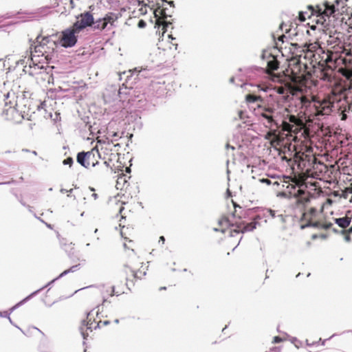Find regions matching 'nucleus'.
<instances>
[{
    "label": "nucleus",
    "instance_id": "nucleus-13",
    "mask_svg": "<svg viewBox=\"0 0 352 352\" xmlns=\"http://www.w3.org/2000/svg\"><path fill=\"white\" fill-rule=\"evenodd\" d=\"M94 156L92 152H80L77 155V162L85 168L89 166V160L91 157Z\"/></svg>",
    "mask_w": 352,
    "mask_h": 352
},
{
    "label": "nucleus",
    "instance_id": "nucleus-3",
    "mask_svg": "<svg viewBox=\"0 0 352 352\" xmlns=\"http://www.w3.org/2000/svg\"><path fill=\"white\" fill-rule=\"evenodd\" d=\"M336 96H327L323 98H314L309 102L306 98H302V102H309L311 106V115L318 120L321 116H329L335 108Z\"/></svg>",
    "mask_w": 352,
    "mask_h": 352
},
{
    "label": "nucleus",
    "instance_id": "nucleus-33",
    "mask_svg": "<svg viewBox=\"0 0 352 352\" xmlns=\"http://www.w3.org/2000/svg\"><path fill=\"white\" fill-rule=\"evenodd\" d=\"M283 341V339L279 336H274L273 338V343H279Z\"/></svg>",
    "mask_w": 352,
    "mask_h": 352
},
{
    "label": "nucleus",
    "instance_id": "nucleus-59",
    "mask_svg": "<svg viewBox=\"0 0 352 352\" xmlns=\"http://www.w3.org/2000/svg\"><path fill=\"white\" fill-rule=\"evenodd\" d=\"M32 153H33L34 155H37V153H36V151H32Z\"/></svg>",
    "mask_w": 352,
    "mask_h": 352
},
{
    "label": "nucleus",
    "instance_id": "nucleus-61",
    "mask_svg": "<svg viewBox=\"0 0 352 352\" xmlns=\"http://www.w3.org/2000/svg\"><path fill=\"white\" fill-rule=\"evenodd\" d=\"M160 290H162V289H166V287H160Z\"/></svg>",
    "mask_w": 352,
    "mask_h": 352
},
{
    "label": "nucleus",
    "instance_id": "nucleus-17",
    "mask_svg": "<svg viewBox=\"0 0 352 352\" xmlns=\"http://www.w3.org/2000/svg\"><path fill=\"white\" fill-rule=\"evenodd\" d=\"M335 222L337 223L340 228H346L350 225L351 218L348 217H344L342 218L335 219Z\"/></svg>",
    "mask_w": 352,
    "mask_h": 352
},
{
    "label": "nucleus",
    "instance_id": "nucleus-30",
    "mask_svg": "<svg viewBox=\"0 0 352 352\" xmlns=\"http://www.w3.org/2000/svg\"><path fill=\"white\" fill-rule=\"evenodd\" d=\"M10 314V313H8V311H3V312L0 311V318H1V317H8V319H9V320H10V322H11V319H10V318L9 317Z\"/></svg>",
    "mask_w": 352,
    "mask_h": 352
},
{
    "label": "nucleus",
    "instance_id": "nucleus-31",
    "mask_svg": "<svg viewBox=\"0 0 352 352\" xmlns=\"http://www.w3.org/2000/svg\"><path fill=\"white\" fill-rule=\"evenodd\" d=\"M305 58H309L311 59V60H313V58H314L316 60H317V58H316V56H313V55H310L307 54V50L306 49L305 50Z\"/></svg>",
    "mask_w": 352,
    "mask_h": 352
},
{
    "label": "nucleus",
    "instance_id": "nucleus-55",
    "mask_svg": "<svg viewBox=\"0 0 352 352\" xmlns=\"http://www.w3.org/2000/svg\"><path fill=\"white\" fill-rule=\"evenodd\" d=\"M109 322L108 320H106V321H104V324L107 325V324H109Z\"/></svg>",
    "mask_w": 352,
    "mask_h": 352
},
{
    "label": "nucleus",
    "instance_id": "nucleus-39",
    "mask_svg": "<svg viewBox=\"0 0 352 352\" xmlns=\"http://www.w3.org/2000/svg\"><path fill=\"white\" fill-rule=\"evenodd\" d=\"M261 182L266 183L268 185L271 184V181L269 179H263L261 180Z\"/></svg>",
    "mask_w": 352,
    "mask_h": 352
},
{
    "label": "nucleus",
    "instance_id": "nucleus-29",
    "mask_svg": "<svg viewBox=\"0 0 352 352\" xmlns=\"http://www.w3.org/2000/svg\"><path fill=\"white\" fill-rule=\"evenodd\" d=\"M63 163L65 165L71 166L73 163V159L72 157H67V159L63 160Z\"/></svg>",
    "mask_w": 352,
    "mask_h": 352
},
{
    "label": "nucleus",
    "instance_id": "nucleus-34",
    "mask_svg": "<svg viewBox=\"0 0 352 352\" xmlns=\"http://www.w3.org/2000/svg\"><path fill=\"white\" fill-rule=\"evenodd\" d=\"M133 273V276L135 277V278H141V276H142V272H132Z\"/></svg>",
    "mask_w": 352,
    "mask_h": 352
},
{
    "label": "nucleus",
    "instance_id": "nucleus-63",
    "mask_svg": "<svg viewBox=\"0 0 352 352\" xmlns=\"http://www.w3.org/2000/svg\"><path fill=\"white\" fill-rule=\"evenodd\" d=\"M98 232V229L96 228L95 230H94V233H97Z\"/></svg>",
    "mask_w": 352,
    "mask_h": 352
},
{
    "label": "nucleus",
    "instance_id": "nucleus-51",
    "mask_svg": "<svg viewBox=\"0 0 352 352\" xmlns=\"http://www.w3.org/2000/svg\"><path fill=\"white\" fill-rule=\"evenodd\" d=\"M234 81V77H232L230 79V82L233 83Z\"/></svg>",
    "mask_w": 352,
    "mask_h": 352
},
{
    "label": "nucleus",
    "instance_id": "nucleus-15",
    "mask_svg": "<svg viewBox=\"0 0 352 352\" xmlns=\"http://www.w3.org/2000/svg\"><path fill=\"white\" fill-rule=\"evenodd\" d=\"M307 54L313 56L320 55V52H323L322 47L318 43H310L307 46Z\"/></svg>",
    "mask_w": 352,
    "mask_h": 352
},
{
    "label": "nucleus",
    "instance_id": "nucleus-10",
    "mask_svg": "<svg viewBox=\"0 0 352 352\" xmlns=\"http://www.w3.org/2000/svg\"><path fill=\"white\" fill-rule=\"evenodd\" d=\"M341 36L342 34L340 32L327 30L324 34L323 40L326 41L328 46L334 48L335 47L339 45L341 43Z\"/></svg>",
    "mask_w": 352,
    "mask_h": 352
},
{
    "label": "nucleus",
    "instance_id": "nucleus-1",
    "mask_svg": "<svg viewBox=\"0 0 352 352\" xmlns=\"http://www.w3.org/2000/svg\"><path fill=\"white\" fill-rule=\"evenodd\" d=\"M257 107L261 110V116L267 120V124L270 126L279 128L286 123L289 111L280 103L278 97L274 94L267 96L263 103L258 104Z\"/></svg>",
    "mask_w": 352,
    "mask_h": 352
},
{
    "label": "nucleus",
    "instance_id": "nucleus-52",
    "mask_svg": "<svg viewBox=\"0 0 352 352\" xmlns=\"http://www.w3.org/2000/svg\"><path fill=\"white\" fill-rule=\"evenodd\" d=\"M300 160H301L300 163H302L303 166H305V163H304V160L302 157L300 159Z\"/></svg>",
    "mask_w": 352,
    "mask_h": 352
},
{
    "label": "nucleus",
    "instance_id": "nucleus-28",
    "mask_svg": "<svg viewBox=\"0 0 352 352\" xmlns=\"http://www.w3.org/2000/svg\"><path fill=\"white\" fill-rule=\"evenodd\" d=\"M325 341H326V340H324L322 341L321 338H320V339H319V341H318V342H313L312 343H309V340H306V343H307V344L308 346L314 345V344L319 345V344H320V342H322V343H321V345H322V346H323V345H324V342H325Z\"/></svg>",
    "mask_w": 352,
    "mask_h": 352
},
{
    "label": "nucleus",
    "instance_id": "nucleus-58",
    "mask_svg": "<svg viewBox=\"0 0 352 352\" xmlns=\"http://www.w3.org/2000/svg\"><path fill=\"white\" fill-rule=\"evenodd\" d=\"M283 38H285V36H282L281 37H280V38H279V40H280V41H282Z\"/></svg>",
    "mask_w": 352,
    "mask_h": 352
},
{
    "label": "nucleus",
    "instance_id": "nucleus-12",
    "mask_svg": "<svg viewBox=\"0 0 352 352\" xmlns=\"http://www.w3.org/2000/svg\"><path fill=\"white\" fill-rule=\"evenodd\" d=\"M318 12L322 16L329 17L335 12V7L329 2L325 1L322 5L317 6Z\"/></svg>",
    "mask_w": 352,
    "mask_h": 352
},
{
    "label": "nucleus",
    "instance_id": "nucleus-54",
    "mask_svg": "<svg viewBox=\"0 0 352 352\" xmlns=\"http://www.w3.org/2000/svg\"><path fill=\"white\" fill-rule=\"evenodd\" d=\"M10 182H1V183H0V185L10 184Z\"/></svg>",
    "mask_w": 352,
    "mask_h": 352
},
{
    "label": "nucleus",
    "instance_id": "nucleus-20",
    "mask_svg": "<svg viewBox=\"0 0 352 352\" xmlns=\"http://www.w3.org/2000/svg\"><path fill=\"white\" fill-rule=\"evenodd\" d=\"M309 226L314 227V228H323L324 230H328L333 226V223H320V222L316 221V222L309 224Z\"/></svg>",
    "mask_w": 352,
    "mask_h": 352
},
{
    "label": "nucleus",
    "instance_id": "nucleus-16",
    "mask_svg": "<svg viewBox=\"0 0 352 352\" xmlns=\"http://www.w3.org/2000/svg\"><path fill=\"white\" fill-rule=\"evenodd\" d=\"M121 16L119 13L109 12L105 15L104 18V21L106 22V25H107L109 23L111 25H113V23L118 20V19Z\"/></svg>",
    "mask_w": 352,
    "mask_h": 352
},
{
    "label": "nucleus",
    "instance_id": "nucleus-49",
    "mask_svg": "<svg viewBox=\"0 0 352 352\" xmlns=\"http://www.w3.org/2000/svg\"><path fill=\"white\" fill-rule=\"evenodd\" d=\"M1 66L4 67V66H5V63H4L3 62H2V60H0V67H1Z\"/></svg>",
    "mask_w": 352,
    "mask_h": 352
},
{
    "label": "nucleus",
    "instance_id": "nucleus-50",
    "mask_svg": "<svg viewBox=\"0 0 352 352\" xmlns=\"http://www.w3.org/2000/svg\"><path fill=\"white\" fill-rule=\"evenodd\" d=\"M34 329H36V331H39L41 333L43 334V333L40 330L38 329V328L36 327H33Z\"/></svg>",
    "mask_w": 352,
    "mask_h": 352
},
{
    "label": "nucleus",
    "instance_id": "nucleus-47",
    "mask_svg": "<svg viewBox=\"0 0 352 352\" xmlns=\"http://www.w3.org/2000/svg\"><path fill=\"white\" fill-rule=\"evenodd\" d=\"M346 118V116L345 113H342V120H344Z\"/></svg>",
    "mask_w": 352,
    "mask_h": 352
},
{
    "label": "nucleus",
    "instance_id": "nucleus-53",
    "mask_svg": "<svg viewBox=\"0 0 352 352\" xmlns=\"http://www.w3.org/2000/svg\"><path fill=\"white\" fill-rule=\"evenodd\" d=\"M168 37H169L170 38H171L172 40L175 39L174 37H173V36H172L171 34H170V35H169V36H168Z\"/></svg>",
    "mask_w": 352,
    "mask_h": 352
},
{
    "label": "nucleus",
    "instance_id": "nucleus-21",
    "mask_svg": "<svg viewBox=\"0 0 352 352\" xmlns=\"http://www.w3.org/2000/svg\"><path fill=\"white\" fill-rule=\"evenodd\" d=\"M47 285L41 288L40 289L33 292L32 294H31L30 296H28V297H26L25 298H24L23 300H21L19 302L16 303L15 305L12 306L11 308H14V309H16V308H19V307L23 305L24 302H26L27 300H28L29 299H30L33 296H34L36 294H37L38 292H40L41 290H42L43 288L46 287Z\"/></svg>",
    "mask_w": 352,
    "mask_h": 352
},
{
    "label": "nucleus",
    "instance_id": "nucleus-35",
    "mask_svg": "<svg viewBox=\"0 0 352 352\" xmlns=\"http://www.w3.org/2000/svg\"><path fill=\"white\" fill-rule=\"evenodd\" d=\"M277 217L278 218V219L280 222H282V223L285 222V217L283 214H277Z\"/></svg>",
    "mask_w": 352,
    "mask_h": 352
},
{
    "label": "nucleus",
    "instance_id": "nucleus-38",
    "mask_svg": "<svg viewBox=\"0 0 352 352\" xmlns=\"http://www.w3.org/2000/svg\"><path fill=\"white\" fill-rule=\"evenodd\" d=\"M164 242H165V238H164V236H161L160 237V239H159V243H162V244H164Z\"/></svg>",
    "mask_w": 352,
    "mask_h": 352
},
{
    "label": "nucleus",
    "instance_id": "nucleus-64",
    "mask_svg": "<svg viewBox=\"0 0 352 352\" xmlns=\"http://www.w3.org/2000/svg\"><path fill=\"white\" fill-rule=\"evenodd\" d=\"M90 190H91V191H94V189L93 188H90Z\"/></svg>",
    "mask_w": 352,
    "mask_h": 352
},
{
    "label": "nucleus",
    "instance_id": "nucleus-7",
    "mask_svg": "<svg viewBox=\"0 0 352 352\" xmlns=\"http://www.w3.org/2000/svg\"><path fill=\"white\" fill-rule=\"evenodd\" d=\"M258 87L260 91L269 93V94H274L276 96V94L281 95L285 100H287L291 94L290 89L283 86L270 87L265 85H258Z\"/></svg>",
    "mask_w": 352,
    "mask_h": 352
},
{
    "label": "nucleus",
    "instance_id": "nucleus-42",
    "mask_svg": "<svg viewBox=\"0 0 352 352\" xmlns=\"http://www.w3.org/2000/svg\"><path fill=\"white\" fill-rule=\"evenodd\" d=\"M344 240L346 241V242H349L351 241V237L349 234H346L345 236H344Z\"/></svg>",
    "mask_w": 352,
    "mask_h": 352
},
{
    "label": "nucleus",
    "instance_id": "nucleus-8",
    "mask_svg": "<svg viewBox=\"0 0 352 352\" xmlns=\"http://www.w3.org/2000/svg\"><path fill=\"white\" fill-rule=\"evenodd\" d=\"M261 219V214H259L256 215L254 221H252L250 223H245L244 221H240V222H236L235 226L236 228H234L231 230V232H235V233H239V232H250L254 230L258 224V222L256 221L257 219ZM233 236V234H231Z\"/></svg>",
    "mask_w": 352,
    "mask_h": 352
},
{
    "label": "nucleus",
    "instance_id": "nucleus-19",
    "mask_svg": "<svg viewBox=\"0 0 352 352\" xmlns=\"http://www.w3.org/2000/svg\"><path fill=\"white\" fill-rule=\"evenodd\" d=\"M78 266L79 265H73L69 269L67 270H65L63 272H62L57 278H54V280H52L51 282H50L48 283L47 285H50L51 283H54V281H56V280H58V278L67 275V274H69V272H76L78 269Z\"/></svg>",
    "mask_w": 352,
    "mask_h": 352
},
{
    "label": "nucleus",
    "instance_id": "nucleus-32",
    "mask_svg": "<svg viewBox=\"0 0 352 352\" xmlns=\"http://www.w3.org/2000/svg\"><path fill=\"white\" fill-rule=\"evenodd\" d=\"M146 23L144 20H140L138 24V26L140 28H144L146 27Z\"/></svg>",
    "mask_w": 352,
    "mask_h": 352
},
{
    "label": "nucleus",
    "instance_id": "nucleus-25",
    "mask_svg": "<svg viewBox=\"0 0 352 352\" xmlns=\"http://www.w3.org/2000/svg\"><path fill=\"white\" fill-rule=\"evenodd\" d=\"M219 223L220 226H232L233 227L234 226V223H231L230 220L228 218H223L221 220H219Z\"/></svg>",
    "mask_w": 352,
    "mask_h": 352
},
{
    "label": "nucleus",
    "instance_id": "nucleus-14",
    "mask_svg": "<svg viewBox=\"0 0 352 352\" xmlns=\"http://www.w3.org/2000/svg\"><path fill=\"white\" fill-rule=\"evenodd\" d=\"M296 197L298 202L302 204H305L310 200L309 192L301 189L298 190Z\"/></svg>",
    "mask_w": 352,
    "mask_h": 352
},
{
    "label": "nucleus",
    "instance_id": "nucleus-18",
    "mask_svg": "<svg viewBox=\"0 0 352 352\" xmlns=\"http://www.w3.org/2000/svg\"><path fill=\"white\" fill-rule=\"evenodd\" d=\"M265 97L261 96H256L254 94H248L245 97L246 101L249 103L259 102L258 104L263 103V99Z\"/></svg>",
    "mask_w": 352,
    "mask_h": 352
},
{
    "label": "nucleus",
    "instance_id": "nucleus-41",
    "mask_svg": "<svg viewBox=\"0 0 352 352\" xmlns=\"http://www.w3.org/2000/svg\"><path fill=\"white\" fill-rule=\"evenodd\" d=\"M72 189H70L69 190H67L65 188H61L60 189V192L62 193H65V192H72Z\"/></svg>",
    "mask_w": 352,
    "mask_h": 352
},
{
    "label": "nucleus",
    "instance_id": "nucleus-24",
    "mask_svg": "<svg viewBox=\"0 0 352 352\" xmlns=\"http://www.w3.org/2000/svg\"><path fill=\"white\" fill-rule=\"evenodd\" d=\"M102 295L104 298V302H107V299L105 298L106 295H109L110 296H113L114 294V287H108L107 288L104 287V289L102 290Z\"/></svg>",
    "mask_w": 352,
    "mask_h": 352
},
{
    "label": "nucleus",
    "instance_id": "nucleus-48",
    "mask_svg": "<svg viewBox=\"0 0 352 352\" xmlns=\"http://www.w3.org/2000/svg\"><path fill=\"white\" fill-rule=\"evenodd\" d=\"M71 193H72V192H69V194L67 195V197H73V198H74V199H76V197H75L74 195V196H72V195H71Z\"/></svg>",
    "mask_w": 352,
    "mask_h": 352
},
{
    "label": "nucleus",
    "instance_id": "nucleus-5",
    "mask_svg": "<svg viewBox=\"0 0 352 352\" xmlns=\"http://www.w3.org/2000/svg\"><path fill=\"white\" fill-rule=\"evenodd\" d=\"M305 157H309L308 161H311L313 163L311 168H307V171L309 173V174L311 177L320 179L328 172L327 166L324 163L317 162L314 157L305 155Z\"/></svg>",
    "mask_w": 352,
    "mask_h": 352
},
{
    "label": "nucleus",
    "instance_id": "nucleus-40",
    "mask_svg": "<svg viewBox=\"0 0 352 352\" xmlns=\"http://www.w3.org/2000/svg\"><path fill=\"white\" fill-rule=\"evenodd\" d=\"M262 215L264 217H270V214H267L265 212V209H263L262 210Z\"/></svg>",
    "mask_w": 352,
    "mask_h": 352
},
{
    "label": "nucleus",
    "instance_id": "nucleus-57",
    "mask_svg": "<svg viewBox=\"0 0 352 352\" xmlns=\"http://www.w3.org/2000/svg\"><path fill=\"white\" fill-rule=\"evenodd\" d=\"M113 137H118V135L116 133H114L113 135Z\"/></svg>",
    "mask_w": 352,
    "mask_h": 352
},
{
    "label": "nucleus",
    "instance_id": "nucleus-4",
    "mask_svg": "<svg viewBox=\"0 0 352 352\" xmlns=\"http://www.w3.org/2000/svg\"><path fill=\"white\" fill-rule=\"evenodd\" d=\"M5 106H10L8 108L3 110V113L8 115L9 113L13 114L14 112H21L22 106H25L27 100L23 97V95H16L15 92L11 91H8L4 95Z\"/></svg>",
    "mask_w": 352,
    "mask_h": 352
},
{
    "label": "nucleus",
    "instance_id": "nucleus-22",
    "mask_svg": "<svg viewBox=\"0 0 352 352\" xmlns=\"http://www.w3.org/2000/svg\"><path fill=\"white\" fill-rule=\"evenodd\" d=\"M94 28L97 30H104L107 28L106 22L104 21L103 19H99L96 21H94Z\"/></svg>",
    "mask_w": 352,
    "mask_h": 352
},
{
    "label": "nucleus",
    "instance_id": "nucleus-43",
    "mask_svg": "<svg viewBox=\"0 0 352 352\" xmlns=\"http://www.w3.org/2000/svg\"><path fill=\"white\" fill-rule=\"evenodd\" d=\"M162 1H165L166 2L168 5H170V6H173L174 7L175 5H174V2L173 1H166V0H162Z\"/></svg>",
    "mask_w": 352,
    "mask_h": 352
},
{
    "label": "nucleus",
    "instance_id": "nucleus-26",
    "mask_svg": "<svg viewBox=\"0 0 352 352\" xmlns=\"http://www.w3.org/2000/svg\"><path fill=\"white\" fill-rule=\"evenodd\" d=\"M135 2L137 3V5L138 6H142V8L140 9V12L141 14H146V12H147V10L146 8V4H144L143 1H140V0H136Z\"/></svg>",
    "mask_w": 352,
    "mask_h": 352
},
{
    "label": "nucleus",
    "instance_id": "nucleus-44",
    "mask_svg": "<svg viewBox=\"0 0 352 352\" xmlns=\"http://www.w3.org/2000/svg\"><path fill=\"white\" fill-rule=\"evenodd\" d=\"M160 13H161V14L163 16V17L166 18V17L167 16H166V14L165 10H164V9H163V10H162L160 11Z\"/></svg>",
    "mask_w": 352,
    "mask_h": 352
},
{
    "label": "nucleus",
    "instance_id": "nucleus-37",
    "mask_svg": "<svg viewBox=\"0 0 352 352\" xmlns=\"http://www.w3.org/2000/svg\"><path fill=\"white\" fill-rule=\"evenodd\" d=\"M341 232L344 234L352 233V226L348 230H342Z\"/></svg>",
    "mask_w": 352,
    "mask_h": 352
},
{
    "label": "nucleus",
    "instance_id": "nucleus-62",
    "mask_svg": "<svg viewBox=\"0 0 352 352\" xmlns=\"http://www.w3.org/2000/svg\"><path fill=\"white\" fill-rule=\"evenodd\" d=\"M84 214H85V212H82L80 214V216H81V217H83V216H84Z\"/></svg>",
    "mask_w": 352,
    "mask_h": 352
},
{
    "label": "nucleus",
    "instance_id": "nucleus-9",
    "mask_svg": "<svg viewBox=\"0 0 352 352\" xmlns=\"http://www.w3.org/2000/svg\"><path fill=\"white\" fill-rule=\"evenodd\" d=\"M94 23V17L93 15L89 12H86L85 13L81 14L78 17L76 22H75L73 25L74 28L79 32L88 26L92 25Z\"/></svg>",
    "mask_w": 352,
    "mask_h": 352
},
{
    "label": "nucleus",
    "instance_id": "nucleus-11",
    "mask_svg": "<svg viewBox=\"0 0 352 352\" xmlns=\"http://www.w3.org/2000/svg\"><path fill=\"white\" fill-rule=\"evenodd\" d=\"M91 320H92V318H91V312H89V313L87 314V319L86 320H83L82 321V325L79 328L80 333H81V335H82V336L84 340H86L87 338L89 336L88 333L85 331L84 327L86 326L87 327V329H89L90 331H92V329L94 328L92 327L93 322H92Z\"/></svg>",
    "mask_w": 352,
    "mask_h": 352
},
{
    "label": "nucleus",
    "instance_id": "nucleus-2",
    "mask_svg": "<svg viewBox=\"0 0 352 352\" xmlns=\"http://www.w3.org/2000/svg\"><path fill=\"white\" fill-rule=\"evenodd\" d=\"M56 47L55 41L51 36L41 37L38 35L34 44H31V58L28 59L30 68L43 69V65H40L42 61L49 62L53 56Z\"/></svg>",
    "mask_w": 352,
    "mask_h": 352
},
{
    "label": "nucleus",
    "instance_id": "nucleus-60",
    "mask_svg": "<svg viewBox=\"0 0 352 352\" xmlns=\"http://www.w3.org/2000/svg\"><path fill=\"white\" fill-rule=\"evenodd\" d=\"M114 322H115L116 323H118L119 320H118V319H116V320H114Z\"/></svg>",
    "mask_w": 352,
    "mask_h": 352
},
{
    "label": "nucleus",
    "instance_id": "nucleus-45",
    "mask_svg": "<svg viewBox=\"0 0 352 352\" xmlns=\"http://www.w3.org/2000/svg\"><path fill=\"white\" fill-rule=\"evenodd\" d=\"M226 148H231L232 150H234V147L232 146H230V144H226Z\"/></svg>",
    "mask_w": 352,
    "mask_h": 352
},
{
    "label": "nucleus",
    "instance_id": "nucleus-36",
    "mask_svg": "<svg viewBox=\"0 0 352 352\" xmlns=\"http://www.w3.org/2000/svg\"><path fill=\"white\" fill-rule=\"evenodd\" d=\"M171 23L170 22H167V21H165L164 23H163V30H164V32L166 30V28H168V26L169 25H170Z\"/></svg>",
    "mask_w": 352,
    "mask_h": 352
},
{
    "label": "nucleus",
    "instance_id": "nucleus-6",
    "mask_svg": "<svg viewBox=\"0 0 352 352\" xmlns=\"http://www.w3.org/2000/svg\"><path fill=\"white\" fill-rule=\"evenodd\" d=\"M79 32L76 30L74 27L67 28L63 31L61 38V45L64 47H71L75 45L77 42L76 34Z\"/></svg>",
    "mask_w": 352,
    "mask_h": 352
},
{
    "label": "nucleus",
    "instance_id": "nucleus-27",
    "mask_svg": "<svg viewBox=\"0 0 352 352\" xmlns=\"http://www.w3.org/2000/svg\"><path fill=\"white\" fill-rule=\"evenodd\" d=\"M265 212L270 214V217L272 218L277 217L276 211L272 209H265Z\"/></svg>",
    "mask_w": 352,
    "mask_h": 352
},
{
    "label": "nucleus",
    "instance_id": "nucleus-23",
    "mask_svg": "<svg viewBox=\"0 0 352 352\" xmlns=\"http://www.w3.org/2000/svg\"><path fill=\"white\" fill-rule=\"evenodd\" d=\"M278 68V63L277 60H274V58L267 61V69L271 72H274Z\"/></svg>",
    "mask_w": 352,
    "mask_h": 352
},
{
    "label": "nucleus",
    "instance_id": "nucleus-46",
    "mask_svg": "<svg viewBox=\"0 0 352 352\" xmlns=\"http://www.w3.org/2000/svg\"><path fill=\"white\" fill-rule=\"evenodd\" d=\"M91 196L92 197H94V199H96L98 198V195L96 193H93Z\"/></svg>",
    "mask_w": 352,
    "mask_h": 352
},
{
    "label": "nucleus",
    "instance_id": "nucleus-56",
    "mask_svg": "<svg viewBox=\"0 0 352 352\" xmlns=\"http://www.w3.org/2000/svg\"><path fill=\"white\" fill-rule=\"evenodd\" d=\"M157 10L154 12V14H155V17H157Z\"/></svg>",
    "mask_w": 352,
    "mask_h": 352
}]
</instances>
